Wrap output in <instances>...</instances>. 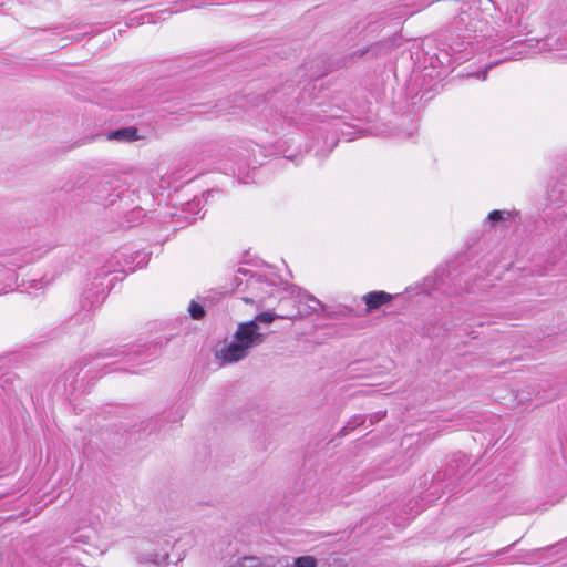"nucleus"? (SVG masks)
I'll list each match as a JSON object with an SVG mask.
<instances>
[{
    "mask_svg": "<svg viewBox=\"0 0 567 567\" xmlns=\"http://www.w3.org/2000/svg\"><path fill=\"white\" fill-rule=\"evenodd\" d=\"M266 333L255 321H244L237 324L231 341L225 344L218 352V358L225 363H235L247 358L251 349L262 344Z\"/></svg>",
    "mask_w": 567,
    "mask_h": 567,
    "instance_id": "obj_1",
    "label": "nucleus"
},
{
    "mask_svg": "<svg viewBox=\"0 0 567 567\" xmlns=\"http://www.w3.org/2000/svg\"><path fill=\"white\" fill-rule=\"evenodd\" d=\"M249 296L243 297V301L255 303L257 308L264 307L265 301L274 296L276 286L260 277L250 276L246 282Z\"/></svg>",
    "mask_w": 567,
    "mask_h": 567,
    "instance_id": "obj_2",
    "label": "nucleus"
},
{
    "mask_svg": "<svg viewBox=\"0 0 567 567\" xmlns=\"http://www.w3.org/2000/svg\"><path fill=\"white\" fill-rule=\"evenodd\" d=\"M144 136L138 134V130L135 126L122 127L112 131L107 134L109 141H116L121 143H131L142 140Z\"/></svg>",
    "mask_w": 567,
    "mask_h": 567,
    "instance_id": "obj_3",
    "label": "nucleus"
},
{
    "mask_svg": "<svg viewBox=\"0 0 567 567\" xmlns=\"http://www.w3.org/2000/svg\"><path fill=\"white\" fill-rule=\"evenodd\" d=\"M392 295L385 291H372L362 297L367 306V312H372L392 300Z\"/></svg>",
    "mask_w": 567,
    "mask_h": 567,
    "instance_id": "obj_4",
    "label": "nucleus"
},
{
    "mask_svg": "<svg viewBox=\"0 0 567 567\" xmlns=\"http://www.w3.org/2000/svg\"><path fill=\"white\" fill-rule=\"evenodd\" d=\"M94 287L96 288L95 291L86 290L83 293V308L84 309H92L96 305H99L104 299V287L103 282L100 281L97 284H94Z\"/></svg>",
    "mask_w": 567,
    "mask_h": 567,
    "instance_id": "obj_5",
    "label": "nucleus"
},
{
    "mask_svg": "<svg viewBox=\"0 0 567 567\" xmlns=\"http://www.w3.org/2000/svg\"><path fill=\"white\" fill-rule=\"evenodd\" d=\"M75 516L79 520L87 525H94L97 520V516L92 514L91 506L87 503L79 505Z\"/></svg>",
    "mask_w": 567,
    "mask_h": 567,
    "instance_id": "obj_6",
    "label": "nucleus"
},
{
    "mask_svg": "<svg viewBox=\"0 0 567 567\" xmlns=\"http://www.w3.org/2000/svg\"><path fill=\"white\" fill-rule=\"evenodd\" d=\"M276 318H282L281 316L276 315L272 311H265L257 315L251 321H255L256 324L266 323L270 324Z\"/></svg>",
    "mask_w": 567,
    "mask_h": 567,
    "instance_id": "obj_7",
    "label": "nucleus"
},
{
    "mask_svg": "<svg viewBox=\"0 0 567 567\" xmlns=\"http://www.w3.org/2000/svg\"><path fill=\"white\" fill-rule=\"evenodd\" d=\"M318 560L313 556H300L295 558L293 567H317Z\"/></svg>",
    "mask_w": 567,
    "mask_h": 567,
    "instance_id": "obj_8",
    "label": "nucleus"
},
{
    "mask_svg": "<svg viewBox=\"0 0 567 567\" xmlns=\"http://www.w3.org/2000/svg\"><path fill=\"white\" fill-rule=\"evenodd\" d=\"M511 216V213L507 210H493L488 214L487 219L491 224H496L498 221L505 220Z\"/></svg>",
    "mask_w": 567,
    "mask_h": 567,
    "instance_id": "obj_9",
    "label": "nucleus"
},
{
    "mask_svg": "<svg viewBox=\"0 0 567 567\" xmlns=\"http://www.w3.org/2000/svg\"><path fill=\"white\" fill-rule=\"evenodd\" d=\"M188 311L192 318L196 320L202 319L205 315L203 306L197 303L196 301H192L189 303Z\"/></svg>",
    "mask_w": 567,
    "mask_h": 567,
    "instance_id": "obj_10",
    "label": "nucleus"
},
{
    "mask_svg": "<svg viewBox=\"0 0 567 567\" xmlns=\"http://www.w3.org/2000/svg\"><path fill=\"white\" fill-rule=\"evenodd\" d=\"M540 41L538 40H526L518 44L520 48L519 54H527L530 49H534L536 45H538Z\"/></svg>",
    "mask_w": 567,
    "mask_h": 567,
    "instance_id": "obj_11",
    "label": "nucleus"
},
{
    "mask_svg": "<svg viewBox=\"0 0 567 567\" xmlns=\"http://www.w3.org/2000/svg\"><path fill=\"white\" fill-rule=\"evenodd\" d=\"M309 312H317L322 308V303L312 296H307Z\"/></svg>",
    "mask_w": 567,
    "mask_h": 567,
    "instance_id": "obj_12",
    "label": "nucleus"
},
{
    "mask_svg": "<svg viewBox=\"0 0 567 567\" xmlns=\"http://www.w3.org/2000/svg\"><path fill=\"white\" fill-rule=\"evenodd\" d=\"M260 563L255 557H245L239 567H259Z\"/></svg>",
    "mask_w": 567,
    "mask_h": 567,
    "instance_id": "obj_13",
    "label": "nucleus"
},
{
    "mask_svg": "<svg viewBox=\"0 0 567 567\" xmlns=\"http://www.w3.org/2000/svg\"><path fill=\"white\" fill-rule=\"evenodd\" d=\"M91 539H92V535H90V534L79 535V536L74 537V542L82 543V544H90Z\"/></svg>",
    "mask_w": 567,
    "mask_h": 567,
    "instance_id": "obj_14",
    "label": "nucleus"
},
{
    "mask_svg": "<svg viewBox=\"0 0 567 567\" xmlns=\"http://www.w3.org/2000/svg\"><path fill=\"white\" fill-rule=\"evenodd\" d=\"M189 7H192V8H196V7H199V4H198V3H192V4H187V6L181 4V6L176 9V11H182V10H185V9H187V8H189Z\"/></svg>",
    "mask_w": 567,
    "mask_h": 567,
    "instance_id": "obj_15",
    "label": "nucleus"
},
{
    "mask_svg": "<svg viewBox=\"0 0 567 567\" xmlns=\"http://www.w3.org/2000/svg\"><path fill=\"white\" fill-rule=\"evenodd\" d=\"M158 557H159L158 555H155L154 558L146 559V561H152L154 564H159V561L157 560ZM141 563L143 564V563H145V560L141 559Z\"/></svg>",
    "mask_w": 567,
    "mask_h": 567,
    "instance_id": "obj_16",
    "label": "nucleus"
},
{
    "mask_svg": "<svg viewBox=\"0 0 567 567\" xmlns=\"http://www.w3.org/2000/svg\"><path fill=\"white\" fill-rule=\"evenodd\" d=\"M550 40H551L550 38L545 39V40L543 41V47H542V49H544L545 47H550V43H549V41H550Z\"/></svg>",
    "mask_w": 567,
    "mask_h": 567,
    "instance_id": "obj_17",
    "label": "nucleus"
},
{
    "mask_svg": "<svg viewBox=\"0 0 567 567\" xmlns=\"http://www.w3.org/2000/svg\"><path fill=\"white\" fill-rule=\"evenodd\" d=\"M384 415H385V412H378V413L375 414V417H377V420L379 421V420H381L382 417H384Z\"/></svg>",
    "mask_w": 567,
    "mask_h": 567,
    "instance_id": "obj_18",
    "label": "nucleus"
},
{
    "mask_svg": "<svg viewBox=\"0 0 567 567\" xmlns=\"http://www.w3.org/2000/svg\"><path fill=\"white\" fill-rule=\"evenodd\" d=\"M76 551H78V548L74 546L72 548V555L75 556L78 558V555H76Z\"/></svg>",
    "mask_w": 567,
    "mask_h": 567,
    "instance_id": "obj_19",
    "label": "nucleus"
},
{
    "mask_svg": "<svg viewBox=\"0 0 567 567\" xmlns=\"http://www.w3.org/2000/svg\"><path fill=\"white\" fill-rule=\"evenodd\" d=\"M486 73H487V68L482 72V79L485 80L486 79Z\"/></svg>",
    "mask_w": 567,
    "mask_h": 567,
    "instance_id": "obj_20",
    "label": "nucleus"
},
{
    "mask_svg": "<svg viewBox=\"0 0 567 567\" xmlns=\"http://www.w3.org/2000/svg\"><path fill=\"white\" fill-rule=\"evenodd\" d=\"M101 200H109L107 197L99 196Z\"/></svg>",
    "mask_w": 567,
    "mask_h": 567,
    "instance_id": "obj_21",
    "label": "nucleus"
}]
</instances>
